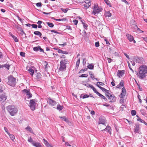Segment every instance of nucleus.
<instances>
[{"label": "nucleus", "instance_id": "3", "mask_svg": "<svg viewBox=\"0 0 147 147\" xmlns=\"http://www.w3.org/2000/svg\"><path fill=\"white\" fill-rule=\"evenodd\" d=\"M60 64L59 69L60 71H64L66 67V65L68 63V61L66 59H62L60 61Z\"/></svg>", "mask_w": 147, "mask_h": 147}, {"label": "nucleus", "instance_id": "50", "mask_svg": "<svg viewBox=\"0 0 147 147\" xmlns=\"http://www.w3.org/2000/svg\"><path fill=\"white\" fill-rule=\"evenodd\" d=\"M95 45L96 47H98L99 46V42L98 41L96 42L95 43Z\"/></svg>", "mask_w": 147, "mask_h": 147}, {"label": "nucleus", "instance_id": "57", "mask_svg": "<svg viewBox=\"0 0 147 147\" xmlns=\"http://www.w3.org/2000/svg\"><path fill=\"white\" fill-rule=\"evenodd\" d=\"M115 81L114 79H112V81L111 82V84L113 86H115V84L114 83Z\"/></svg>", "mask_w": 147, "mask_h": 147}, {"label": "nucleus", "instance_id": "54", "mask_svg": "<svg viewBox=\"0 0 147 147\" xmlns=\"http://www.w3.org/2000/svg\"><path fill=\"white\" fill-rule=\"evenodd\" d=\"M124 102V99L123 98H121L120 99V102L121 104H122Z\"/></svg>", "mask_w": 147, "mask_h": 147}, {"label": "nucleus", "instance_id": "34", "mask_svg": "<svg viewBox=\"0 0 147 147\" xmlns=\"http://www.w3.org/2000/svg\"><path fill=\"white\" fill-rule=\"evenodd\" d=\"M26 129L27 131H29L31 133H32L33 132V131L31 128H30V127L28 126L26 127Z\"/></svg>", "mask_w": 147, "mask_h": 147}, {"label": "nucleus", "instance_id": "58", "mask_svg": "<svg viewBox=\"0 0 147 147\" xmlns=\"http://www.w3.org/2000/svg\"><path fill=\"white\" fill-rule=\"evenodd\" d=\"M31 26L33 28H37V25L35 24H32L31 25Z\"/></svg>", "mask_w": 147, "mask_h": 147}, {"label": "nucleus", "instance_id": "33", "mask_svg": "<svg viewBox=\"0 0 147 147\" xmlns=\"http://www.w3.org/2000/svg\"><path fill=\"white\" fill-rule=\"evenodd\" d=\"M104 1L107 5H109L110 7H112V6L111 5L110 2L108 0H105Z\"/></svg>", "mask_w": 147, "mask_h": 147}, {"label": "nucleus", "instance_id": "9", "mask_svg": "<svg viewBox=\"0 0 147 147\" xmlns=\"http://www.w3.org/2000/svg\"><path fill=\"white\" fill-rule=\"evenodd\" d=\"M98 88L101 90L103 92H105V94L106 95V96L107 97V95H108L109 96V95H110L111 94L109 93V91L108 90H107L105 88H103L100 86H98Z\"/></svg>", "mask_w": 147, "mask_h": 147}, {"label": "nucleus", "instance_id": "44", "mask_svg": "<svg viewBox=\"0 0 147 147\" xmlns=\"http://www.w3.org/2000/svg\"><path fill=\"white\" fill-rule=\"evenodd\" d=\"M41 74L40 73H38L36 75V77L37 79H39L41 78Z\"/></svg>", "mask_w": 147, "mask_h": 147}, {"label": "nucleus", "instance_id": "22", "mask_svg": "<svg viewBox=\"0 0 147 147\" xmlns=\"http://www.w3.org/2000/svg\"><path fill=\"white\" fill-rule=\"evenodd\" d=\"M54 108H55L58 110L60 111L63 109V106H61L59 104H58L56 107H55Z\"/></svg>", "mask_w": 147, "mask_h": 147}, {"label": "nucleus", "instance_id": "12", "mask_svg": "<svg viewBox=\"0 0 147 147\" xmlns=\"http://www.w3.org/2000/svg\"><path fill=\"white\" fill-rule=\"evenodd\" d=\"M23 91L26 93V96L28 98H31L32 97V94L29 91V90L25 89L23 90Z\"/></svg>", "mask_w": 147, "mask_h": 147}, {"label": "nucleus", "instance_id": "18", "mask_svg": "<svg viewBox=\"0 0 147 147\" xmlns=\"http://www.w3.org/2000/svg\"><path fill=\"white\" fill-rule=\"evenodd\" d=\"M6 86L3 84L0 85V93L4 92L6 89Z\"/></svg>", "mask_w": 147, "mask_h": 147}, {"label": "nucleus", "instance_id": "21", "mask_svg": "<svg viewBox=\"0 0 147 147\" xmlns=\"http://www.w3.org/2000/svg\"><path fill=\"white\" fill-rule=\"evenodd\" d=\"M124 86V82L123 80H121L119 84L118 85L116 86V88H121Z\"/></svg>", "mask_w": 147, "mask_h": 147}, {"label": "nucleus", "instance_id": "6", "mask_svg": "<svg viewBox=\"0 0 147 147\" xmlns=\"http://www.w3.org/2000/svg\"><path fill=\"white\" fill-rule=\"evenodd\" d=\"M106 122V120L105 118L103 117H100L99 119V121L98 123L99 125L100 124H102L105 126H106V125H105V123Z\"/></svg>", "mask_w": 147, "mask_h": 147}, {"label": "nucleus", "instance_id": "20", "mask_svg": "<svg viewBox=\"0 0 147 147\" xmlns=\"http://www.w3.org/2000/svg\"><path fill=\"white\" fill-rule=\"evenodd\" d=\"M32 145L36 147H42L41 144L38 142H34V143H32Z\"/></svg>", "mask_w": 147, "mask_h": 147}, {"label": "nucleus", "instance_id": "62", "mask_svg": "<svg viewBox=\"0 0 147 147\" xmlns=\"http://www.w3.org/2000/svg\"><path fill=\"white\" fill-rule=\"evenodd\" d=\"M107 60L108 63H111L113 60V59L109 58H108Z\"/></svg>", "mask_w": 147, "mask_h": 147}, {"label": "nucleus", "instance_id": "42", "mask_svg": "<svg viewBox=\"0 0 147 147\" xmlns=\"http://www.w3.org/2000/svg\"><path fill=\"white\" fill-rule=\"evenodd\" d=\"M47 25H48V26H49L50 27L52 28L54 26L53 24L52 23L47 22Z\"/></svg>", "mask_w": 147, "mask_h": 147}, {"label": "nucleus", "instance_id": "27", "mask_svg": "<svg viewBox=\"0 0 147 147\" xmlns=\"http://www.w3.org/2000/svg\"><path fill=\"white\" fill-rule=\"evenodd\" d=\"M10 65L9 64H6L3 65H1L0 66V67H6L8 70L9 69Z\"/></svg>", "mask_w": 147, "mask_h": 147}, {"label": "nucleus", "instance_id": "30", "mask_svg": "<svg viewBox=\"0 0 147 147\" xmlns=\"http://www.w3.org/2000/svg\"><path fill=\"white\" fill-rule=\"evenodd\" d=\"M88 68L90 69H93L94 65L93 64H90L87 66Z\"/></svg>", "mask_w": 147, "mask_h": 147}, {"label": "nucleus", "instance_id": "61", "mask_svg": "<svg viewBox=\"0 0 147 147\" xmlns=\"http://www.w3.org/2000/svg\"><path fill=\"white\" fill-rule=\"evenodd\" d=\"M4 129L5 131L7 132V133L8 134H9V133L8 132L7 128L6 127H4Z\"/></svg>", "mask_w": 147, "mask_h": 147}, {"label": "nucleus", "instance_id": "55", "mask_svg": "<svg viewBox=\"0 0 147 147\" xmlns=\"http://www.w3.org/2000/svg\"><path fill=\"white\" fill-rule=\"evenodd\" d=\"M140 97H141V96H140V95H139V94H138V98L139 99V101L140 103L141 104L142 103V100H141V99H140Z\"/></svg>", "mask_w": 147, "mask_h": 147}, {"label": "nucleus", "instance_id": "52", "mask_svg": "<svg viewBox=\"0 0 147 147\" xmlns=\"http://www.w3.org/2000/svg\"><path fill=\"white\" fill-rule=\"evenodd\" d=\"M54 20H56V21H64V20H65V19H57L55 18V19H54Z\"/></svg>", "mask_w": 147, "mask_h": 147}, {"label": "nucleus", "instance_id": "16", "mask_svg": "<svg viewBox=\"0 0 147 147\" xmlns=\"http://www.w3.org/2000/svg\"><path fill=\"white\" fill-rule=\"evenodd\" d=\"M101 11V10L98 8V7L97 8L95 7V9H94L92 13L94 15H95L96 13H99Z\"/></svg>", "mask_w": 147, "mask_h": 147}, {"label": "nucleus", "instance_id": "63", "mask_svg": "<svg viewBox=\"0 0 147 147\" xmlns=\"http://www.w3.org/2000/svg\"><path fill=\"white\" fill-rule=\"evenodd\" d=\"M142 114V115H144L145 113V110L144 109H142L140 111Z\"/></svg>", "mask_w": 147, "mask_h": 147}, {"label": "nucleus", "instance_id": "28", "mask_svg": "<svg viewBox=\"0 0 147 147\" xmlns=\"http://www.w3.org/2000/svg\"><path fill=\"white\" fill-rule=\"evenodd\" d=\"M59 117L61 118L62 120H63L67 123L68 122V119H67L65 116Z\"/></svg>", "mask_w": 147, "mask_h": 147}, {"label": "nucleus", "instance_id": "40", "mask_svg": "<svg viewBox=\"0 0 147 147\" xmlns=\"http://www.w3.org/2000/svg\"><path fill=\"white\" fill-rule=\"evenodd\" d=\"M98 96L104 99L106 101L107 100V98L104 96L103 95L101 94H100Z\"/></svg>", "mask_w": 147, "mask_h": 147}, {"label": "nucleus", "instance_id": "23", "mask_svg": "<svg viewBox=\"0 0 147 147\" xmlns=\"http://www.w3.org/2000/svg\"><path fill=\"white\" fill-rule=\"evenodd\" d=\"M101 130L102 131H106V130H108V132L110 134H111V132L110 131L111 130V127L109 126H108L107 127H106L103 129H101Z\"/></svg>", "mask_w": 147, "mask_h": 147}, {"label": "nucleus", "instance_id": "11", "mask_svg": "<svg viewBox=\"0 0 147 147\" xmlns=\"http://www.w3.org/2000/svg\"><path fill=\"white\" fill-rule=\"evenodd\" d=\"M134 59V61L136 63H141L143 62L142 60L143 58H142V57H135Z\"/></svg>", "mask_w": 147, "mask_h": 147}, {"label": "nucleus", "instance_id": "39", "mask_svg": "<svg viewBox=\"0 0 147 147\" xmlns=\"http://www.w3.org/2000/svg\"><path fill=\"white\" fill-rule=\"evenodd\" d=\"M28 142L31 143L32 145V143H34V141H33V140H32V139L31 137H30L28 139Z\"/></svg>", "mask_w": 147, "mask_h": 147}, {"label": "nucleus", "instance_id": "60", "mask_svg": "<svg viewBox=\"0 0 147 147\" xmlns=\"http://www.w3.org/2000/svg\"><path fill=\"white\" fill-rule=\"evenodd\" d=\"M83 25L84 28L86 29L88 27V26L87 24L86 23H85V24H84Z\"/></svg>", "mask_w": 147, "mask_h": 147}, {"label": "nucleus", "instance_id": "4", "mask_svg": "<svg viewBox=\"0 0 147 147\" xmlns=\"http://www.w3.org/2000/svg\"><path fill=\"white\" fill-rule=\"evenodd\" d=\"M8 81L7 82V84L11 86H14L16 84V78L11 76H8Z\"/></svg>", "mask_w": 147, "mask_h": 147}, {"label": "nucleus", "instance_id": "53", "mask_svg": "<svg viewBox=\"0 0 147 147\" xmlns=\"http://www.w3.org/2000/svg\"><path fill=\"white\" fill-rule=\"evenodd\" d=\"M61 11L63 12H64V13H66L67 11L68 10V9H63V8H61Z\"/></svg>", "mask_w": 147, "mask_h": 147}, {"label": "nucleus", "instance_id": "31", "mask_svg": "<svg viewBox=\"0 0 147 147\" xmlns=\"http://www.w3.org/2000/svg\"><path fill=\"white\" fill-rule=\"evenodd\" d=\"M100 85L101 86H103L105 85V84L102 82H98L96 84V86L98 87V86H100L99 85Z\"/></svg>", "mask_w": 147, "mask_h": 147}, {"label": "nucleus", "instance_id": "5", "mask_svg": "<svg viewBox=\"0 0 147 147\" xmlns=\"http://www.w3.org/2000/svg\"><path fill=\"white\" fill-rule=\"evenodd\" d=\"M29 106L31 110L34 111L35 109L36 100L34 99L31 100H30Z\"/></svg>", "mask_w": 147, "mask_h": 147}, {"label": "nucleus", "instance_id": "64", "mask_svg": "<svg viewBox=\"0 0 147 147\" xmlns=\"http://www.w3.org/2000/svg\"><path fill=\"white\" fill-rule=\"evenodd\" d=\"M90 76L91 78L93 80L94 78V74L91 73V74H90Z\"/></svg>", "mask_w": 147, "mask_h": 147}, {"label": "nucleus", "instance_id": "51", "mask_svg": "<svg viewBox=\"0 0 147 147\" xmlns=\"http://www.w3.org/2000/svg\"><path fill=\"white\" fill-rule=\"evenodd\" d=\"M20 55L24 57H25V53L23 52H21L20 53Z\"/></svg>", "mask_w": 147, "mask_h": 147}, {"label": "nucleus", "instance_id": "41", "mask_svg": "<svg viewBox=\"0 0 147 147\" xmlns=\"http://www.w3.org/2000/svg\"><path fill=\"white\" fill-rule=\"evenodd\" d=\"M8 135L9 136L10 138H11V140L12 141H14V140L15 139V137H14V136L12 134H8Z\"/></svg>", "mask_w": 147, "mask_h": 147}, {"label": "nucleus", "instance_id": "56", "mask_svg": "<svg viewBox=\"0 0 147 147\" xmlns=\"http://www.w3.org/2000/svg\"><path fill=\"white\" fill-rule=\"evenodd\" d=\"M36 6L38 7H41L42 6V4L41 3H36Z\"/></svg>", "mask_w": 147, "mask_h": 147}, {"label": "nucleus", "instance_id": "15", "mask_svg": "<svg viewBox=\"0 0 147 147\" xmlns=\"http://www.w3.org/2000/svg\"><path fill=\"white\" fill-rule=\"evenodd\" d=\"M124 74V70H118V73L117 74V76L118 77L120 78L121 77H122Z\"/></svg>", "mask_w": 147, "mask_h": 147}, {"label": "nucleus", "instance_id": "7", "mask_svg": "<svg viewBox=\"0 0 147 147\" xmlns=\"http://www.w3.org/2000/svg\"><path fill=\"white\" fill-rule=\"evenodd\" d=\"M107 96L108 97L109 99L111 100L110 102H114L115 101L116 98L114 94H111L109 96L107 95Z\"/></svg>", "mask_w": 147, "mask_h": 147}, {"label": "nucleus", "instance_id": "38", "mask_svg": "<svg viewBox=\"0 0 147 147\" xmlns=\"http://www.w3.org/2000/svg\"><path fill=\"white\" fill-rule=\"evenodd\" d=\"M43 140L44 141V143L46 146H50V144L45 139H43Z\"/></svg>", "mask_w": 147, "mask_h": 147}, {"label": "nucleus", "instance_id": "19", "mask_svg": "<svg viewBox=\"0 0 147 147\" xmlns=\"http://www.w3.org/2000/svg\"><path fill=\"white\" fill-rule=\"evenodd\" d=\"M126 36L130 42H131L134 40L133 37L129 34H127Z\"/></svg>", "mask_w": 147, "mask_h": 147}, {"label": "nucleus", "instance_id": "32", "mask_svg": "<svg viewBox=\"0 0 147 147\" xmlns=\"http://www.w3.org/2000/svg\"><path fill=\"white\" fill-rule=\"evenodd\" d=\"M34 33L35 35L41 36L42 35V33L38 31H35L34 32Z\"/></svg>", "mask_w": 147, "mask_h": 147}, {"label": "nucleus", "instance_id": "25", "mask_svg": "<svg viewBox=\"0 0 147 147\" xmlns=\"http://www.w3.org/2000/svg\"><path fill=\"white\" fill-rule=\"evenodd\" d=\"M42 64L43 67L45 68L46 70L47 69H48V67H49L47 62L46 61H44L42 63Z\"/></svg>", "mask_w": 147, "mask_h": 147}, {"label": "nucleus", "instance_id": "35", "mask_svg": "<svg viewBox=\"0 0 147 147\" xmlns=\"http://www.w3.org/2000/svg\"><path fill=\"white\" fill-rule=\"evenodd\" d=\"M80 59L79 58L76 62V68H78L80 63Z\"/></svg>", "mask_w": 147, "mask_h": 147}, {"label": "nucleus", "instance_id": "48", "mask_svg": "<svg viewBox=\"0 0 147 147\" xmlns=\"http://www.w3.org/2000/svg\"><path fill=\"white\" fill-rule=\"evenodd\" d=\"M87 69H88L87 68H84L83 69H82L79 72V73H83L84 72V71H87Z\"/></svg>", "mask_w": 147, "mask_h": 147}, {"label": "nucleus", "instance_id": "14", "mask_svg": "<svg viewBox=\"0 0 147 147\" xmlns=\"http://www.w3.org/2000/svg\"><path fill=\"white\" fill-rule=\"evenodd\" d=\"M86 3V4H84V8L85 9H87V8H88L89 6L91 5V3L90 1L88 2H86V1H84L82 2V3Z\"/></svg>", "mask_w": 147, "mask_h": 147}, {"label": "nucleus", "instance_id": "37", "mask_svg": "<svg viewBox=\"0 0 147 147\" xmlns=\"http://www.w3.org/2000/svg\"><path fill=\"white\" fill-rule=\"evenodd\" d=\"M11 35L13 38L15 42H18V40L16 36L12 34H11Z\"/></svg>", "mask_w": 147, "mask_h": 147}, {"label": "nucleus", "instance_id": "1", "mask_svg": "<svg viewBox=\"0 0 147 147\" xmlns=\"http://www.w3.org/2000/svg\"><path fill=\"white\" fill-rule=\"evenodd\" d=\"M147 74V66L145 65H141L139 67L138 72L136 75L140 79H144L146 76Z\"/></svg>", "mask_w": 147, "mask_h": 147}, {"label": "nucleus", "instance_id": "8", "mask_svg": "<svg viewBox=\"0 0 147 147\" xmlns=\"http://www.w3.org/2000/svg\"><path fill=\"white\" fill-rule=\"evenodd\" d=\"M126 94V89L125 87H123L122 89V91L119 96L121 98H123L125 96Z\"/></svg>", "mask_w": 147, "mask_h": 147}, {"label": "nucleus", "instance_id": "49", "mask_svg": "<svg viewBox=\"0 0 147 147\" xmlns=\"http://www.w3.org/2000/svg\"><path fill=\"white\" fill-rule=\"evenodd\" d=\"M39 49V46L37 47H35L33 48V50L34 51H37Z\"/></svg>", "mask_w": 147, "mask_h": 147}, {"label": "nucleus", "instance_id": "43", "mask_svg": "<svg viewBox=\"0 0 147 147\" xmlns=\"http://www.w3.org/2000/svg\"><path fill=\"white\" fill-rule=\"evenodd\" d=\"M88 76V74H82L81 76H79L80 77L83 78V77H87Z\"/></svg>", "mask_w": 147, "mask_h": 147}, {"label": "nucleus", "instance_id": "13", "mask_svg": "<svg viewBox=\"0 0 147 147\" xmlns=\"http://www.w3.org/2000/svg\"><path fill=\"white\" fill-rule=\"evenodd\" d=\"M7 96L4 94H2L0 95V101L1 102H4L7 99Z\"/></svg>", "mask_w": 147, "mask_h": 147}, {"label": "nucleus", "instance_id": "26", "mask_svg": "<svg viewBox=\"0 0 147 147\" xmlns=\"http://www.w3.org/2000/svg\"><path fill=\"white\" fill-rule=\"evenodd\" d=\"M105 17H110L111 15V13H110L109 11H106L105 14Z\"/></svg>", "mask_w": 147, "mask_h": 147}, {"label": "nucleus", "instance_id": "29", "mask_svg": "<svg viewBox=\"0 0 147 147\" xmlns=\"http://www.w3.org/2000/svg\"><path fill=\"white\" fill-rule=\"evenodd\" d=\"M130 24L131 25H134V27H136V25H137L136 22L134 20H131Z\"/></svg>", "mask_w": 147, "mask_h": 147}, {"label": "nucleus", "instance_id": "17", "mask_svg": "<svg viewBox=\"0 0 147 147\" xmlns=\"http://www.w3.org/2000/svg\"><path fill=\"white\" fill-rule=\"evenodd\" d=\"M140 124L138 123H136L135 124V126L134 128V132L136 133H139V131L140 129Z\"/></svg>", "mask_w": 147, "mask_h": 147}, {"label": "nucleus", "instance_id": "46", "mask_svg": "<svg viewBox=\"0 0 147 147\" xmlns=\"http://www.w3.org/2000/svg\"><path fill=\"white\" fill-rule=\"evenodd\" d=\"M94 91V92L96 93L97 95L98 96L99 95V94H100L99 92H98L95 88H94L93 89H92Z\"/></svg>", "mask_w": 147, "mask_h": 147}, {"label": "nucleus", "instance_id": "2", "mask_svg": "<svg viewBox=\"0 0 147 147\" xmlns=\"http://www.w3.org/2000/svg\"><path fill=\"white\" fill-rule=\"evenodd\" d=\"M6 109L10 114L12 116L14 115L18 112L17 109L14 106H8L6 107Z\"/></svg>", "mask_w": 147, "mask_h": 147}, {"label": "nucleus", "instance_id": "24", "mask_svg": "<svg viewBox=\"0 0 147 147\" xmlns=\"http://www.w3.org/2000/svg\"><path fill=\"white\" fill-rule=\"evenodd\" d=\"M89 96V95L86 94H83L80 95V97L81 98H88Z\"/></svg>", "mask_w": 147, "mask_h": 147}, {"label": "nucleus", "instance_id": "45", "mask_svg": "<svg viewBox=\"0 0 147 147\" xmlns=\"http://www.w3.org/2000/svg\"><path fill=\"white\" fill-rule=\"evenodd\" d=\"M136 113V111L135 110H132L131 111V114L132 116L135 115Z\"/></svg>", "mask_w": 147, "mask_h": 147}, {"label": "nucleus", "instance_id": "47", "mask_svg": "<svg viewBox=\"0 0 147 147\" xmlns=\"http://www.w3.org/2000/svg\"><path fill=\"white\" fill-rule=\"evenodd\" d=\"M137 121H140L141 123H143L144 122V121L140 117H139L137 119Z\"/></svg>", "mask_w": 147, "mask_h": 147}, {"label": "nucleus", "instance_id": "36", "mask_svg": "<svg viewBox=\"0 0 147 147\" xmlns=\"http://www.w3.org/2000/svg\"><path fill=\"white\" fill-rule=\"evenodd\" d=\"M28 71H29L31 75L33 76L34 73V70L32 69H28Z\"/></svg>", "mask_w": 147, "mask_h": 147}, {"label": "nucleus", "instance_id": "59", "mask_svg": "<svg viewBox=\"0 0 147 147\" xmlns=\"http://www.w3.org/2000/svg\"><path fill=\"white\" fill-rule=\"evenodd\" d=\"M105 41L106 44L107 45H109L110 44V43L109 42L107 39H105Z\"/></svg>", "mask_w": 147, "mask_h": 147}, {"label": "nucleus", "instance_id": "10", "mask_svg": "<svg viewBox=\"0 0 147 147\" xmlns=\"http://www.w3.org/2000/svg\"><path fill=\"white\" fill-rule=\"evenodd\" d=\"M47 102L49 104L52 106H55L56 105L57 103L56 102L51 99H48L47 100Z\"/></svg>", "mask_w": 147, "mask_h": 147}]
</instances>
